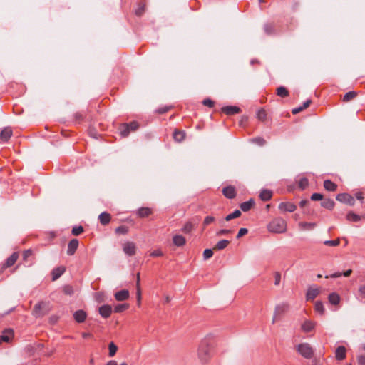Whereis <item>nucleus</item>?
Returning a JSON list of instances; mask_svg holds the SVG:
<instances>
[{"label":"nucleus","instance_id":"obj_1","mask_svg":"<svg viewBox=\"0 0 365 365\" xmlns=\"http://www.w3.org/2000/svg\"><path fill=\"white\" fill-rule=\"evenodd\" d=\"M213 339L207 336L200 343L197 349V356L202 364H207L212 357Z\"/></svg>","mask_w":365,"mask_h":365},{"label":"nucleus","instance_id":"obj_2","mask_svg":"<svg viewBox=\"0 0 365 365\" xmlns=\"http://www.w3.org/2000/svg\"><path fill=\"white\" fill-rule=\"evenodd\" d=\"M267 229L271 232L283 233L287 230V222L282 218H276L269 222Z\"/></svg>","mask_w":365,"mask_h":365},{"label":"nucleus","instance_id":"obj_3","mask_svg":"<svg viewBox=\"0 0 365 365\" xmlns=\"http://www.w3.org/2000/svg\"><path fill=\"white\" fill-rule=\"evenodd\" d=\"M289 306L287 303H282L275 307L272 317V324H275L282 319L284 314L289 310Z\"/></svg>","mask_w":365,"mask_h":365},{"label":"nucleus","instance_id":"obj_4","mask_svg":"<svg viewBox=\"0 0 365 365\" xmlns=\"http://www.w3.org/2000/svg\"><path fill=\"white\" fill-rule=\"evenodd\" d=\"M297 352L306 359H311L313 356L314 351L310 344L302 343L297 346Z\"/></svg>","mask_w":365,"mask_h":365},{"label":"nucleus","instance_id":"obj_5","mask_svg":"<svg viewBox=\"0 0 365 365\" xmlns=\"http://www.w3.org/2000/svg\"><path fill=\"white\" fill-rule=\"evenodd\" d=\"M47 312L46 304L44 302H40L36 304L33 309V314L36 317H41Z\"/></svg>","mask_w":365,"mask_h":365},{"label":"nucleus","instance_id":"obj_6","mask_svg":"<svg viewBox=\"0 0 365 365\" xmlns=\"http://www.w3.org/2000/svg\"><path fill=\"white\" fill-rule=\"evenodd\" d=\"M321 292V289L317 287H310L306 294L307 301H313Z\"/></svg>","mask_w":365,"mask_h":365},{"label":"nucleus","instance_id":"obj_7","mask_svg":"<svg viewBox=\"0 0 365 365\" xmlns=\"http://www.w3.org/2000/svg\"><path fill=\"white\" fill-rule=\"evenodd\" d=\"M123 250L125 254L129 256H133L136 252L135 244L133 242H126L123 245Z\"/></svg>","mask_w":365,"mask_h":365},{"label":"nucleus","instance_id":"obj_8","mask_svg":"<svg viewBox=\"0 0 365 365\" xmlns=\"http://www.w3.org/2000/svg\"><path fill=\"white\" fill-rule=\"evenodd\" d=\"M279 209L281 212H292L297 209V206L290 202H283L279 205Z\"/></svg>","mask_w":365,"mask_h":365},{"label":"nucleus","instance_id":"obj_9","mask_svg":"<svg viewBox=\"0 0 365 365\" xmlns=\"http://www.w3.org/2000/svg\"><path fill=\"white\" fill-rule=\"evenodd\" d=\"M14 331L11 329H6L2 331L0 336V341L10 342L14 338Z\"/></svg>","mask_w":365,"mask_h":365},{"label":"nucleus","instance_id":"obj_10","mask_svg":"<svg viewBox=\"0 0 365 365\" xmlns=\"http://www.w3.org/2000/svg\"><path fill=\"white\" fill-rule=\"evenodd\" d=\"M98 312L103 318L107 319L111 315L112 307L110 305L105 304L99 307Z\"/></svg>","mask_w":365,"mask_h":365},{"label":"nucleus","instance_id":"obj_11","mask_svg":"<svg viewBox=\"0 0 365 365\" xmlns=\"http://www.w3.org/2000/svg\"><path fill=\"white\" fill-rule=\"evenodd\" d=\"M115 299L119 302L127 300L130 297V292L127 289H122L116 292L114 294Z\"/></svg>","mask_w":365,"mask_h":365},{"label":"nucleus","instance_id":"obj_12","mask_svg":"<svg viewBox=\"0 0 365 365\" xmlns=\"http://www.w3.org/2000/svg\"><path fill=\"white\" fill-rule=\"evenodd\" d=\"M19 258V253L14 252L6 261V262L3 264L2 268L6 269L13 266Z\"/></svg>","mask_w":365,"mask_h":365},{"label":"nucleus","instance_id":"obj_13","mask_svg":"<svg viewBox=\"0 0 365 365\" xmlns=\"http://www.w3.org/2000/svg\"><path fill=\"white\" fill-rule=\"evenodd\" d=\"M223 195L229 199H232L236 195V191L233 186L229 185L222 189Z\"/></svg>","mask_w":365,"mask_h":365},{"label":"nucleus","instance_id":"obj_14","mask_svg":"<svg viewBox=\"0 0 365 365\" xmlns=\"http://www.w3.org/2000/svg\"><path fill=\"white\" fill-rule=\"evenodd\" d=\"M78 247V240L77 239L71 240L68 245L67 254L68 255H73Z\"/></svg>","mask_w":365,"mask_h":365},{"label":"nucleus","instance_id":"obj_15","mask_svg":"<svg viewBox=\"0 0 365 365\" xmlns=\"http://www.w3.org/2000/svg\"><path fill=\"white\" fill-rule=\"evenodd\" d=\"M87 317V314L83 310H78L74 312L73 318L78 323H83Z\"/></svg>","mask_w":365,"mask_h":365},{"label":"nucleus","instance_id":"obj_16","mask_svg":"<svg viewBox=\"0 0 365 365\" xmlns=\"http://www.w3.org/2000/svg\"><path fill=\"white\" fill-rule=\"evenodd\" d=\"M336 200L338 201L346 202L349 205H353L354 201V198L350 195L346 193L339 194L336 196Z\"/></svg>","mask_w":365,"mask_h":365},{"label":"nucleus","instance_id":"obj_17","mask_svg":"<svg viewBox=\"0 0 365 365\" xmlns=\"http://www.w3.org/2000/svg\"><path fill=\"white\" fill-rule=\"evenodd\" d=\"M222 111L227 115H232L239 113L240 109L237 106H229L222 108Z\"/></svg>","mask_w":365,"mask_h":365},{"label":"nucleus","instance_id":"obj_18","mask_svg":"<svg viewBox=\"0 0 365 365\" xmlns=\"http://www.w3.org/2000/svg\"><path fill=\"white\" fill-rule=\"evenodd\" d=\"M13 131L10 127L4 128L0 133V138L2 141H7L12 135Z\"/></svg>","mask_w":365,"mask_h":365},{"label":"nucleus","instance_id":"obj_19","mask_svg":"<svg viewBox=\"0 0 365 365\" xmlns=\"http://www.w3.org/2000/svg\"><path fill=\"white\" fill-rule=\"evenodd\" d=\"M315 325V322L309 320H306L302 324V329L304 332H309L314 329Z\"/></svg>","mask_w":365,"mask_h":365},{"label":"nucleus","instance_id":"obj_20","mask_svg":"<svg viewBox=\"0 0 365 365\" xmlns=\"http://www.w3.org/2000/svg\"><path fill=\"white\" fill-rule=\"evenodd\" d=\"M346 348L343 346H339L335 351V356L337 360H343L346 358Z\"/></svg>","mask_w":365,"mask_h":365},{"label":"nucleus","instance_id":"obj_21","mask_svg":"<svg viewBox=\"0 0 365 365\" xmlns=\"http://www.w3.org/2000/svg\"><path fill=\"white\" fill-rule=\"evenodd\" d=\"M153 211L149 207H141L138 210L137 215L139 217L143 218L150 216Z\"/></svg>","mask_w":365,"mask_h":365},{"label":"nucleus","instance_id":"obj_22","mask_svg":"<svg viewBox=\"0 0 365 365\" xmlns=\"http://www.w3.org/2000/svg\"><path fill=\"white\" fill-rule=\"evenodd\" d=\"M65 270L66 269L64 267H58L55 268L51 273L53 281H55L57 279H58L63 274Z\"/></svg>","mask_w":365,"mask_h":365},{"label":"nucleus","instance_id":"obj_23","mask_svg":"<svg viewBox=\"0 0 365 365\" xmlns=\"http://www.w3.org/2000/svg\"><path fill=\"white\" fill-rule=\"evenodd\" d=\"M298 226H299V230H313L316 227V223L300 222L298 224Z\"/></svg>","mask_w":365,"mask_h":365},{"label":"nucleus","instance_id":"obj_24","mask_svg":"<svg viewBox=\"0 0 365 365\" xmlns=\"http://www.w3.org/2000/svg\"><path fill=\"white\" fill-rule=\"evenodd\" d=\"M100 222L103 225H108L111 220V215L108 212H102L98 217Z\"/></svg>","mask_w":365,"mask_h":365},{"label":"nucleus","instance_id":"obj_25","mask_svg":"<svg viewBox=\"0 0 365 365\" xmlns=\"http://www.w3.org/2000/svg\"><path fill=\"white\" fill-rule=\"evenodd\" d=\"M230 242L227 240H222L217 242L215 245L213 247V250H222L226 248Z\"/></svg>","mask_w":365,"mask_h":365},{"label":"nucleus","instance_id":"obj_26","mask_svg":"<svg viewBox=\"0 0 365 365\" xmlns=\"http://www.w3.org/2000/svg\"><path fill=\"white\" fill-rule=\"evenodd\" d=\"M324 187L327 191L334 192V191L336 190L337 185L332 181H331L329 180H326L324 182Z\"/></svg>","mask_w":365,"mask_h":365},{"label":"nucleus","instance_id":"obj_27","mask_svg":"<svg viewBox=\"0 0 365 365\" xmlns=\"http://www.w3.org/2000/svg\"><path fill=\"white\" fill-rule=\"evenodd\" d=\"M136 287H137V292H136V297H137V304L138 307L140 306L141 304V289H140V274L138 273V276H137V284H136Z\"/></svg>","mask_w":365,"mask_h":365},{"label":"nucleus","instance_id":"obj_28","mask_svg":"<svg viewBox=\"0 0 365 365\" xmlns=\"http://www.w3.org/2000/svg\"><path fill=\"white\" fill-rule=\"evenodd\" d=\"M272 197V192L269 190H262L260 192L259 197L263 201H268Z\"/></svg>","mask_w":365,"mask_h":365},{"label":"nucleus","instance_id":"obj_29","mask_svg":"<svg viewBox=\"0 0 365 365\" xmlns=\"http://www.w3.org/2000/svg\"><path fill=\"white\" fill-rule=\"evenodd\" d=\"M329 302L334 305H337L340 302V297L337 293L333 292L329 295Z\"/></svg>","mask_w":365,"mask_h":365},{"label":"nucleus","instance_id":"obj_30","mask_svg":"<svg viewBox=\"0 0 365 365\" xmlns=\"http://www.w3.org/2000/svg\"><path fill=\"white\" fill-rule=\"evenodd\" d=\"M173 138L177 142H182L185 138V133L182 130H175L173 133Z\"/></svg>","mask_w":365,"mask_h":365},{"label":"nucleus","instance_id":"obj_31","mask_svg":"<svg viewBox=\"0 0 365 365\" xmlns=\"http://www.w3.org/2000/svg\"><path fill=\"white\" fill-rule=\"evenodd\" d=\"M130 305L128 303L119 304L114 306V312L115 313H121L128 309Z\"/></svg>","mask_w":365,"mask_h":365},{"label":"nucleus","instance_id":"obj_32","mask_svg":"<svg viewBox=\"0 0 365 365\" xmlns=\"http://www.w3.org/2000/svg\"><path fill=\"white\" fill-rule=\"evenodd\" d=\"M119 131L122 137H127L129 133L130 130L128 128V123H123L119 126Z\"/></svg>","mask_w":365,"mask_h":365},{"label":"nucleus","instance_id":"obj_33","mask_svg":"<svg viewBox=\"0 0 365 365\" xmlns=\"http://www.w3.org/2000/svg\"><path fill=\"white\" fill-rule=\"evenodd\" d=\"M255 202L252 200H250L249 201L244 202L240 205V208L242 211L247 212L249 211L254 205Z\"/></svg>","mask_w":365,"mask_h":365},{"label":"nucleus","instance_id":"obj_34","mask_svg":"<svg viewBox=\"0 0 365 365\" xmlns=\"http://www.w3.org/2000/svg\"><path fill=\"white\" fill-rule=\"evenodd\" d=\"M185 238L182 235H175L173 237V243L176 246H182L185 244Z\"/></svg>","mask_w":365,"mask_h":365},{"label":"nucleus","instance_id":"obj_35","mask_svg":"<svg viewBox=\"0 0 365 365\" xmlns=\"http://www.w3.org/2000/svg\"><path fill=\"white\" fill-rule=\"evenodd\" d=\"M314 310L316 312L323 315L324 314L325 309L324 305L322 302L317 301L314 304Z\"/></svg>","mask_w":365,"mask_h":365},{"label":"nucleus","instance_id":"obj_36","mask_svg":"<svg viewBox=\"0 0 365 365\" xmlns=\"http://www.w3.org/2000/svg\"><path fill=\"white\" fill-rule=\"evenodd\" d=\"M118 351V346L113 343L110 342L108 344V356L109 357H113Z\"/></svg>","mask_w":365,"mask_h":365},{"label":"nucleus","instance_id":"obj_37","mask_svg":"<svg viewBox=\"0 0 365 365\" xmlns=\"http://www.w3.org/2000/svg\"><path fill=\"white\" fill-rule=\"evenodd\" d=\"M322 206L328 210H332L334 207V202L331 199H325L322 202Z\"/></svg>","mask_w":365,"mask_h":365},{"label":"nucleus","instance_id":"obj_38","mask_svg":"<svg viewBox=\"0 0 365 365\" xmlns=\"http://www.w3.org/2000/svg\"><path fill=\"white\" fill-rule=\"evenodd\" d=\"M277 95L282 98L287 97L289 96V91L285 87L280 86L277 88Z\"/></svg>","mask_w":365,"mask_h":365},{"label":"nucleus","instance_id":"obj_39","mask_svg":"<svg viewBox=\"0 0 365 365\" xmlns=\"http://www.w3.org/2000/svg\"><path fill=\"white\" fill-rule=\"evenodd\" d=\"M357 96V93L355 92V91H349L348 93H346L344 97H343V101L344 102H348V101H350L351 100H353L354 98H355Z\"/></svg>","mask_w":365,"mask_h":365},{"label":"nucleus","instance_id":"obj_40","mask_svg":"<svg viewBox=\"0 0 365 365\" xmlns=\"http://www.w3.org/2000/svg\"><path fill=\"white\" fill-rule=\"evenodd\" d=\"M346 219L351 222H358L361 220V217L355 213L349 212L346 215Z\"/></svg>","mask_w":365,"mask_h":365},{"label":"nucleus","instance_id":"obj_41","mask_svg":"<svg viewBox=\"0 0 365 365\" xmlns=\"http://www.w3.org/2000/svg\"><path fill=\"white\" fill-rule=\"evenodd\" d=\"M128 227L125 225H121L115 229V233L118 235H125L128 232Z\"/></svg>","mask_w":365,"mask_h":365},{"label":"nucleus","instance_id":"obj_42","mask_svg":"<svg viewBox=\"0 0 365 365\" xmlns=\"http://www.w3.org/2000/svg\"><path fill=\"white\" fill-rule=\"evenodd\" d=\"M215 220V218L212 216H207L205 217L203 222H202V228L203 230L211 223L214 222Z\"/></svg>","mask_w":365,"mask_h":365},{"label":"nucleus","instance_id":"obj_43","mask_svg":"<svg viewBox=\"0 0 365 365\" xmlns=\"http://www.w3.org/2000/svg\"><path fill=\"white\" fill-rule=\"evenodd\" d=\"M267 112L264 109L261 108L257 113V118L261 121H264L267 118Z\"/></svg>","mask_w":365,"mask_h":365},{"label":"nucleus","instance_id":"obj_44","mask_svg":"<svg viewBox=\"0 0 365 365\" xmlns=\"http://www.w3.org/2000/svg\"><path fill=\"white\" fill-rule=\"evenodd\" d=\"M241 215V212L238 210L234 211L232 213L226 216L225 220L226 221H230L234 218H237Z\"/></svg>","mask_w":365,"mask_h":365},{"label":"nucleus","instance_id":"obj_45","mask_svg":"<svg viewBox=\"0 0 365 365\" xmlns=\"http://www.w3.org/2000/svg\"><path fill=\"white\" fill-rule=\"evenodd\" d=\"M193 228H194V225H192V223L190 222H188L184 225L182 230L185 233H190L192 231Z\"/></svg>","mask_w":365,"mask_h":365},{"label":"nucleus","instance_id":"obj_46","mask_svg":"<svg viewBox=\"0 0 365 365\" xmlns=\"http://www.w3.org/2000/svg\"><path fill=\"white\" fill-rule=\"evenodd\" d=\"M340 243V239L339 238H337L336 240H326L324 242V244L325 245H327V246H332V247H336V246H338Z\"/></svg>","mask_w":365,"mask_h":365},{"label":"nucleus","instance_id":"obj_47","mask_svg":"<svg viewBox=\"0 0 365 365\" xmlns=\"http://www.w3.org/2000/svg\"><path fill=\"white\" fill-rule=\"evenodd\" d=\"M213 249H206L203 252V257L205 259H208L213 255Z\"/></svg>","mask_w":365,"mask_h":365},{"label":"nucleus","instance_id":"obj_48","mask_svg":"<svg viewBox=\"0 0 365 365\" xmlns=\"http://www.w3.org/2000/svg\"><path fill=\"white\" fill-rule=\"evenodd\" d=\"M299 186L301 189L304 190L308 186V180L306 178H302L299 180Z\"/></svg>","mask_w":365,"mask_h":365},{"label":"nucleus","instance_id":"obj_49","mask_svg":"<svg viewBox=\"0 0 365 365\" xmlns=\"http://www.w3.org/2000/svg\"><path fill=\"white\" fill-rule=\"evenodd\" d=\"M105 365H128V362L126 361H122L120 363H118L116 360L111 359L108 361Z\"/></svg>","mask_w":365,"mask_h":365},{"label":"nucleus","instance_id":"obj_50","mask_svg":"<svg viewBox=\"0 0 365 365\" xmlns=\"http://www.w3.org/2000/svg\"><path fill=\"white\" fill-rule=\"evenodd\" d=\"M83 232V228L82 226L74 227L72 229V234L73 235H79Z\"/></svg>","mask_w":365,"mask_h":365},{"label":"nucleus","instance_id":"obj_51","mask_svg":"<svg viewBox=\"0 0 365 365\" xmlns=\"http://www.w3.org/2000/svg\"><path fill=\"white\" fill-rule=\"evenodd\" d=\"M138 127H139L138 123L135 121L128 123V128H129L130 133L131 131H135L138 128Z\"/></svg>","mask_w":365,"mask_h":365},{"label":"nucleus","instance_id":"obj_52","mask_svg":"<svg viewBox=\"0 0 365 365\" xmlns=\"http://www.w3.org/2000/svg\"><path fill=\"white\" fill-rule=\"evenodd\" d=\"M33 255L32 250H27L23 252V259L27 261L28 259Z\"/></svg>","mask_w":365,"mask_h":365},{"label":"nucleus","instance_id":"obj_53","mask_svg":"<svg viewBox=\"0 0 365 365\" xmlns=\"http://www.w3.org/2000/svg\"><path fill=\"white\" fill-rule=\"evenodd\" d=\"M231 232H232V230H230L222 229V230H220L217 231V233H216V235L217 237H220V236H222V235H225L230 234Z\"/></svg>","mask_w":365,"mask_h":365},{"label":"nucleus","instance_id":"obj_54","mask_svg":"<svg viewBox=\"0 0 365 365\" xmlns=\"http://www.w3.org/2000/svg\"><path fill=\"white\" fill-rule=\"evenodd\" d=\"M264 30H265L267 34H271L272 33H273V31L274 30V26L272 24H267L264 26Z\"/></svg>","mask_w":365,"mask_h":365},{"label":"nucleus","instance_id":"obj_55","mask_svg":"<svg viewBox=\"0 0 365 365\" xmlns=\"http://www.w3.org/2000/svg\"><path fill=\"white\" fill-rule=\"evenodd\" d=\"M202 103L204 106H207L209 108H212L214 106V101L209 98L205 99L202 101Z\"/></svg>","mask_w":365,"mask_h":365},{"label":"nucleus","instance_id":"obj_56","mask_svg":"<svg viewBox=\"0 0 365 365\" xmlns=\"http://www.w3.org/2000/svg\"><path fill=\"white\" fill-rule=\"evenodd\" d=\"M162 255H163V252L159 249L155 250L150 253V256L153 257H160Z\"/></svg>","mask_w":365,"mask_h":365},{"label":"nucleus","instance_id":"obj_57","mask_svg":"<svg viewBox=\"0 0 365 365\" xmlns=\"http://www.w3.org/2000/svg\"><path fill=\"white\" fill-rule=\"evenodd\" d=\"M145 11V4H140L139 5V7L138 9L135 11V14L138 15V16H140L143 14V13Z\"/></svg>","mask_w":365,"mask_h":365},{"label":"nucleus","instance_id":"obj_58","mask_svg":"<svg viewBox=\"0 0 365 365\" xmlns=\"http://www.w3.org/2000/svg\"><path fill=\"white\" fill-rule=\"evenodd\" d=\"M311 199L312 200L317 201V200H322L323 199V195L320 193H314L311 196Z\"/></svg>","mask_w":365,"mask_h":365},{"label":"nucleus","instance_id":"obj_59","mask_svg":"<svg viewBox=\"0 0 365 365\" xmlns=\"http://www.w3.org/2000/svg\"><path fill=\"white\" fill-rule=\"evenodd\" d=\"M252 141L259 145H264L266 143L265 140L262 138H256L252 140Z\"/></svg>","mask_w":365,"mask_h":365},{"label":"nucleus","instance_id":"obj_60","mask_svg":"<svg viewBox=\"0 0 365 365\" xmlns=\"http://www.w3.org/2000/svg\"><path fill=\"white\" fill-rule=\"evenodd\" d=\"M248 232L247 229L246 228H240L238 234L237 235V238H240L241 237L245 235Z\"/></svg>","mask_w":365,"mask_h":365},{"label":"nucleus","instance_id":"obj_61","mask_svg":"<svg viewBox=\"0 0 365 365\" xmlns=\"http://www.w3.org/2000/svg\"><path fill=\"white\" fill-rule=\"evenodd\" d=\"M281 281V274L279 272L274 274V284L275 285L279 284Z\"/></svg>","mask_w":365,"mask_h":365},{"label":"nucleus","instance_id":"obj_62","mask_svg":"<svg viewBox=\"0 0 365 365\" xmlns=\"http://www.w3.org/2000/svg\"><path fill=\"white\" fill-rule=\"evenodd\" d=\"M358 362L360 365H365V356H360L358 358Z\"/></svg>","mask_w":365,"mask_h":365},{"label":"nucleus","instance_id":"obj_63","mask_svg":"<svg viewBox=\"0 0 365 365\" xmlns=\"http://www.w3.org/2000/svg\"><path fill=\"white\" fill-rule=\"evenodd\" d=\"M304 110V108L302 106H300L299 108H294L292 110V113L293 114H297L299 113V112L302 111Z\"/></svg>","mask_w":365,"mask_h":365},{"label":"nucleus","instance_id":"obj_64","mask_svg":"<svg viewBox=\"0 0 365 365\" xmlns=\"http://www.w3.org/2000/svg\"><path fill=\"white\" fill-rule=\"evenodd\" d=\"M360 294L362 297L365 298V286L361 287L359 289Z\"/></svg>","mask_w":365,"mask_h":365}]
</instances>
